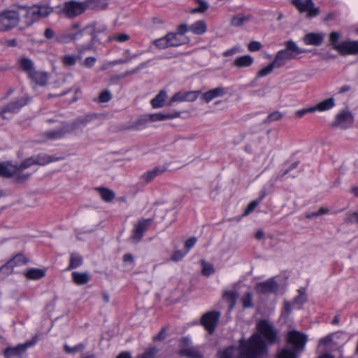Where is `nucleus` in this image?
<instances>
[{"instance_id":"24","label":"nucleus","mask_w":358,"mask_h":358,"mask_svg":"<svg viewBox=\"0 0 358 358\" xmlns=\"http://www.w3.org/2000/svg\"><path fill=\"white\" fill-rule=\"evenodd\" d=\"M253 62L254 58L250 55H245L236 57L233 62V65L238 69L247 68L250 66Z\"/></svg>"},{"instance_id":"55","label":"nucleus","mask_w":358,"mask_h":358,"mask_svg":"<svg viewBox=\"0 0 358 358\" xmlns=\"http://www.w3.org/2000/svg\"><path fill=\"white\" fill-rule=\"evenodd\" d=\"M262 45L259 41H251L248 45V49L250 52H256L262 48Z\"/></svg>"},{"instance_id":"13","label":"nucleus","mask_w":358,"mask_h":358,"mask_svg":"<svg viewBox=\"0 0 358 358\" xmlns=\"http://www.w3.org/2000/svg\"><path fill=\"white\" fill-rule=\"evenodd\" d=\"M220 316V313L217 311H210L203 315L201 324L210 334H212L215 331Z\"/></svg>"},{"instance_id":"61","label":"nucleus","mask_w":358,"mask_h":358,"mask_svg":"<svg viewBox=\"0 0 358 358\" xmlns=\"http://www.w3.org/2000/svg\"><path fill=\"white\" fill-rule=\"evenodd\" d=\"M166 329L163 328L161 331L154 337V341H160L163 340L166 338Z\"/></svg>"},{"instance_id":"51","label":"nucleus","mask_w":358,"mask_h":358,"mask_svg":"<svg viewBox=\"0 0 358 358\" xmlns=\"http://www.w3.org/2000/svg\"><path fill=\"white\" fill-rule=\"evenodd\" d=\"M224 298L230 303V309L233 308L236 302V294L233 292H226L224 294Z\"/></svg>"},{"instance_id":"45","label":"nucleus","mask_w":358,"mask_h":358,"mask_svg":"<svg viewBox=\"0 0 358 358\" xmlns=\"http://www.w3.org/2000/svg\"><path fill=\"white\" fill-rule=\"evenodd\" d=\"M241 303L244 308H252L253 306L252 294L247 292L243 295L241 298Z\"/></svg>"},{"instance_id":"28","label":"nucleus","mask_w":358,"mask_h":358,"mask_svg":"<svg viewBox=\"0 0 358 358\" xmlns=\"http://www.w3.org/2000/svg\"><path fill=\"white\" fill-rule=\"evenodd\" d=\"M189 31L196 35H202L207 31V25L204 20H198L189 26Z\"/></svg>"},{"instance_id":"34","label":"nucleus","mask_w":358,"mask_h":358,"mask_svg":"<svg viewBox=\"0 0 358 358\" xmlns=\"http://www.w3.org/2000/svg\"><path fill=\"white\" fill-rule=\"evenodd\" d=\"M96 189L99 193L102 200L106 202H110L115 198V194L114 192L110 189L105 187H98Z\"/></svg>"},{"instance_id":"15","label":"nucleus","mask_w":358,"mask_h":358,"mask_svg":"<svg viewBox=\"0 0 358 358\" xmlns=\"http://www.w3.org/2000/svg\"><path fill=\"white\" fill-rule=\"evenodd\" d=\"M152 222V219H142L138 220L134 225L132 239L136 242L140 241L144 232L148 229Z\"/></svg>"},{"instance_id":"36","label":"nucleus","mask_w":358,"mask_h":358,"mask_svg":"<svg viewBox=\"0 0 358 358\" xmlns=\"http://www.w3.org/2000/svg\"><path fill=\"white\" fill-rule=\"evenodd\" d=\"M148 114H145L140 117L133 124V128L136 130H141L146 127L147 124L150 123Z\"/></svg>"},{"instance_id":"40","label":"nucleus","mask_w":358,"mask_h":358,"mask_svg":"<svg viewBox=\"0 0 358 358\" xmlns=\"http://www.w3.org/2000/svg\"><path fill=\"white\" fill-rule=\"evenodd\" d=\"M152 44L159 49H166L171 47L168 34L162 38L154 40L152 41Z\"/></svg>"},{"instance_id":"27","label":"nucleus","mask_w":358,"mask_h":358,"mask_svg":"<svg viewBox=\"0 0 358 358\" xmlns=\"http://www.w3.org/2000/svg\"><path fill=\"white\" fill-rule=\"evenodd\" d=\"M167 94L166 91L161 90L157 95L150 101L153 108H159L165 106Z\"/></svg>"},{"instance_id":"62","label":"nucleus","mask_w":358,"mask_h":358,"mask_svg":"<svg viewBox=\"0 0 358 358\" xmlns=\"http://www.w3.org/2000/svg\"><path fill=\"white\" fill-rule=\"evenodd\" d=\"M3 43L8 47H15L17 45V42L15 38L6 40Z\"/></svg>"},{"instance_id":"39","label":"nucleus","mask_w":358,"mask_h":358,"mask_svg":"<svg viewBox=\"0 0 358 358\" xmlns=\"http://www.w3.org/2000/svg\"><path fill=\"white\" fill-rule=\"evenodd\" d=\"M87 29L92 31L94 34H99L106 31V26L101 22H94L89 25Z\"/></svg>"},{"instance_id":"30","label":"nucleus","mask_w":358,"mask_h":358,"mask_svg":"<svg viewBox=\"0 0 358 358\" xmlns=\"http://www.w3.org/2000/svg\"><path fill=\"white\" fill-rule=\"evenodd\" d=\"M168 37L171 47L179 46L187 42V37L177 33H169Z\"/></svg>"},{"instance_id":"2","label":"nucleus","mask_w":358,"mask_h":358,"mask_svg":"<svg viewBox=\"0 0 358 358\" xmlns=\"http://www.w3.org/2000/svg\"><path fill=\"white\" fill-rule=\"evenodd\" d=\"M57 160L46 155H38L26 159L20 166L11 163L0 164V176L10 177L15 176L17 179L27 178L30 174L23 175V171L35 164L45 165L51 162Z\"/></svg>"},{"instance_id":"35","label":"nucleus","mask_w":358,"mask_h":358,"mask_svg":"<svg viewBox=\"0 0 358 358\" xmlns=\"http://www.w3.org/2000/svg\"><path fill=\"white\" fill-rule=\"evenodd\" d=\"M162 173V170L159 168H155L150 171H148L143 173L141 179L143 182L148 183L152 181L154 178H155L157 176Z\"/></svg>"},{"instance_id":"33","label":"nucleus","mask_w":358,"mask_h":358,"mask_svg":"<svg viewBox=\"0 0 358 358\" xmlns=\"http://www.w3.org/2000/svg\"><path fill=\"white\" fill-rule=\"evenodd\" d=\"M65 133L66 132L62 129L47 131L43 134V139L42 140V141L47 142L48 141L57 140L63 137Z\"/></svg>"},{"instance_id":"3","label":"nucleus","mask_w":358,"mask_h":358,"mask_svg":"<svg viewBox=\"0 0 358 358\" xmlns=\"http://www.w3.org/2000/svg\"><path fill=\"white\" fill-rule=\"evenodd\" d=\"M18 12L22 13L23 23L26 27L32 25L41 18L48 17L53 8L48 5H34L32 6H17Z\"/></svg>"},{"instance_id":"38","label":"nucleus","mask_w":358,"mask_h":358,"mask_svg":"<svg viewBox=\"0 0 358 358\" xmlns=\"http://www.w3.org/2000/svg\"><path fill=\"white\" fill-rule=\"evenodd\" d=\"M273 60L270 64L262 68L257 73L258 78H262L270 74L275 68H278Z\"/></svg>"},{"instance_id":"56","label":"nucleus","mask_w":358,"mask_h":358,"mask_svg":"<svg viewBox=\"0 0 358 358\" xmlns=\"http://www.w3.org/2000/svg\"><path fill=\"white\" fill-rule=\"evenodd\" d=\"M187 254V252L185 251V252H182L180 250H177L176 252H173V254L172 255L171 257V260L173 261V262H178L181 259H183V257Z\"/></svg>"},{"instance_id":"19","label":"nucleus","mask_w":358,"mask_h":358,"mask_svg":"<svg viewBox=\"0 0 358 358\" xmlns=\"http://www.w3.org/2000/svg\"><path fill=\"white\" fill-rule=\"evenodd\" d=\"M150 119V122H161L165 121L168 120H171L174 118L180 117L181 113L178 111H174L172 113H156L148 114Z\"/></svg>"},{"instance_id":"41","label":"nucleus","mask_w":358,"mask_h":358,"mask_svg":"<svg viewBox=\"0 0 358 358\" xmlns=\"http://www.w3.org/2000/svg\"><path fill=\"white\" fill-rule=\"evenodd\" d=\"M83 264V258L78 254H72L70 259V264L67 270L78 268Z\"/></svg>"},{"instance_id":"43","label":"nucleus","mask_w":358,"mask_h":358,"mask_svg":"<svg viewBox=\"0 0 358 358\" xmlns=\"http://www.w3.org/2000/svg\"><path fill=\"white\" fill-rule=\"evenodd\" d=\"M130 38L129 35L127 34H116L108 37V41L111 42L113 41L119 43H124Z\"/></svg>"},{"instance_id":"16","label":"nucleus","mask_w":358,"mask_h":358,"mask_svg":"<svg viewBox=\"0 0 358 358\" xmlns=\"http://www.w3.org/2000/svg\"><path fill=\"white\" fill-rule=\"evenodd\" d=\"M352 122L353 117L351 113L343 110L337 114L334 125L341 129H346L350 127L352 124Z\"/></svg>"},{"instance_id":"53","label":"nucleus","mask_w":358,"mask_h":358,"mask_svg":"<svg viewBox=\"0 0 358 358\" xmlns=\"http://www.w3.org/2000/svg\"><path fill=\"white\" fill-rule=\"evenodd\" d=\"M112 98L110 92L108 90L101 92L99 96V101L101 103H106L109 101Z\"/></svg>"},{"instance_id":"9","label":"nucleus","mask_w":358,"mask_h":358,"mask_svg":"<svg viewBox=\"0 0 358 358\" xmlns=\"http://www.w3.org/2000/svg\"><path fill=\"white\" fill-rule=\"evenodd\" d=\"M27 100L24 97H21L15 101L10 102L0 110V115L3 119L9 120L20 110L27 103Z\"/></svg>"},{"instance_id":"11","label":"nucleus","mask_w":358,"mask_h":358,"mask_svg":"<svg viewBox=\"0 0 358 358\" xmlns=\"http://www.w3.org/2000/svg\"><path fill=\"white\" fill-rule=\"evenodd\" d=\"M36 342L37 338H34L31 341L19 344L17 346L7 348L4 350L3 355L6 358H22L26 350L34 346Z\"/></svg>"},{"instance_id":"22","label":"nucleus","mask_w":358,"mask_h":358,"mask_svg":"<svg viewBox=\"0 0 358 358\" xmlns=\"http://www.w3.org/2000/svg\"><path fill=\"white\" fill-rule=\"evenodd\" d=\"M83 34V30H80L76 33L65 31L55 38V41L59 43H67L73 40L80 38Z\"/></svg>"},{"instance_id":"23","label":"nucleus","mask_w":358,"mask_h":358,"mask_svg":"<svg viewBox=\"0 0 358 358\" xmlns=\"http://www.w3.org/2000/svg\"><path fill=\"white\" fill-rule=\"evenodd\" d=\"M324 34L322 33H308L306 34L303 41L308 45H320L324 41Z\"/></svg>"},{"instance_id":"48","label":"nucleus","mask_w":358,"mask_h":358,"mask_svg":"<svg viewBox=\"0 0 358 358\" xmlns=\"http://www.w3.org/2000/svg\"><path fill=\"white\" fill-rule=\"evenodd\" d=\"M276 358H296V355L293 350L285 348L278 352Z\"/></svg>"},{"instance_id":"64","label":"nucleus","mask_w":358,"mask_h":358,"mask_svg":"<svg viewBox=\"0 0 358 358\" xmlns=\"http://www.w3.org/2000/svg\"><path fill=\"white\" fill-rule=\"evenodd\" d=\"M64 348H65L66 352H67L68 353H73V352H78L80 350V348L79 346L71 348L67 345H65Z\"/></svg>"},{"instance_id":"60","label":"nucleus","mask_w":358,"mask_h":358,"mask_svg":"<svg viewBox=\"0 0 358 358\" xmlns=\"http://www.w3.org/2000/svg\"><path fill=\"white\" fill-rule=\"evenodd\" d=\"M44 36L47 39H51L55 37V31L51 28H46L44 31Z\"/></svg>"},{"instance_id":"46","label":"nucleus","mask_w":358,"mask_h":358,"mask_svg":"<svg viewBox=\"0 0 358 358\" xmlns=\"http://www.w3.org/2000/svg\"><path fill=\"white\" fill-rule=\"evenodd\" d=\"M307 300L306 292L304 288H301L299 289V295L294 299V303L302 305Z\"/></svg>"},{"instance_id":"47","label":"nucleus","mask_w":358,"mask_h":358,"mask_svg":"<svg viewBox=\"0 0 358 358\" xmlns=\"http://www.w3.org/2000/svg\"><path fill=\"white\" fill-rule=\"evenodd\" d=\"M198 7L192 10V13H203L208 8V4L204 0H195Z\"/></svg>"},{"instance_id":"25","label":"nucleus","mask_w":358,"mask_h":358,"mask_svg":"<svg viewBox=\"0 0 358 358\" xmlns=\"http://www.w3.org/2000/svg\"><path fill=\"white\" fill-rule=\"evenodd\" d=\"M46 273V269L45 268H32L27 270L24 273L25 277L31 280H38L43 278Z\"/></svg>"},{"instance_id":"57","label":"nucleus","mask_w":358,"mask_h":358,"mask_svg":"<svg viewBox=\"0 0 358 358\" xmlns=\"http://www.w3.org/2000/svg\"><path fill=\"white\" fill-rule=\"evenodd\" d=\"M197 241V239L195 237H192L189 239H187L186 241H185V249H186V252L188 253V252L189 251V250L194 246V245L196 244Z\"/></svg>"},{"instance_id":"14","label":"nucleus","mask_w":358,"mask_h":358,"mask_svg":"<svg viewBox=\"0 0 358 358\" xmlns=\"http://www.w3.org/2000/svg\"><path fill=\"white\" fill-rule=\"evenodd\" d=\"M287 339L288 343L292 345L296 350H303L307 341L305 334L295 330L288 333Z\"/></svg>"},{"instance_id":"32","label":"nucleus","mask_w":358,"mask_h":358,"mask_svg":"<svg viewBox=\"0 0 358 358\" xmlns=\"http://www.w3.org/2000/svg\"><path fill=\"white\" fill-rule=\"evenodd\" d=\"M72 278L73 282L78 285H85L90 280V275L87 272H73Z\"/></svg>"},{"instance_id":"5","label":"nucleus","mask_w":358,"mask_h":358,"mask_svg":"<svg viewBox=\"0 0 358 358\" xmlns=\"http://www.w3.org/2000/svg\"><path fill=\"white\" fill-rule=\"evenodd\" d=\"M285 48L279 50L274 58L277 66H282L289 61L296 58L297 55L306 52L305 50L300 48L295 42L288 41L285 43Z\"/></svg>"},{"instance_id":"31","label":"nucleus","mask_w":358,"mask_h":358,"mask_svg":"<svg viewBox=\"0 0 358 358\" xmlns=\"http://www.w3.org/2000/svg\"><path fill=\"white\" fill-rule=\"evenodd\" d=\"M29 78L37 85L43 86L48 83V75L43 71H35Z\"/></svg>"},{"instance_id":"10","label":"nucleus","mask_w":358,"mask_h":358,"mask_svg":"<svg viewBox=\"0 0 358 358\" xmlns=\"http://www.w3.org/2000/svg\"><path fill=\"white\" fill-rule=\"evenodd\" d=\"M292 4L301 13H306L308 17H314L319 15L320 8L315 6L313 0H292Z\"/></svg>"},{"instance_id":"8","label":"nucleus","mask_w":358,"mask_h":358,"mask_svg":"<svg viewBox=\"0 0 358 358\" xmlns=\"http://www.w3.org/2000/svg\"><path fill=\"white\" fill-rule=\"evenodd\" d=\"M90 1L86 2H80L77 1H69L64 3V6L59 13L64 15L66 17L74 18L75 17L83 13L89 4Z\"/></svg>"},{"instance_id":"54","label":"nucleus","mask_w":358,"mask_h":358,"mask_svg":"<svg viewBox=\"0 0 358 358\" xmlns=\"http://www.w3.org/2000/svg\"><path fill=\"white\" fill-rule=\"evenodd\" d=\"M282 117V114L279 111H275L271 113L266 118V122H271L273 121H277L280 120Z\"/></svg>"},{"instance_id":"17","label":"nucleus","mask_w":358,"mask_h":358,"mask_svg":"<svg viewBox=\"0 0 358 358\" xmlns=\"http://www.w3.org/2000/svg\"><path fill=\"white\" fill-rule=\"evenodd\" d=\"M181 350L180 355L189 358H202L199 352L191 346V341L187 338H184L180 343Z\"/></svg>"},{"instance_id":"59","label":"nucleus","mask_w":358,"mask_h":358,"mask_svg":"<svg viewBox=\"0 0 358 358\" xmlns=\"http://www.w3.org/2000/svg\"><path fill=\"white\" fill-rule=\"evenodd\" d=\"M189 31V27L187 24H180L178 28V34L185 36V34Z\"/></svg>"},{"instance_id":"12","label":"nucleus","mask_w":358,"mask_h":358,"mask_svg":"<svg viewBox=\"0 0 358 358\" xmlns=\"http://www.w3.org/2000/svg\"><path fill=\"white\" fill-rule=\"evenodd\" d=\"M201 94V91H180L173 94L171 98L169 105L176 102H193L196 101Z\"/></svg>"},{"instance_id":"7","label":"nucleus","mask_w":358,"mask_h":358,"mask_svg":"<svg viewBox=\"0 0 358 358\" xmlns=\"http://www.w3.org/2000/svg\"><path fill=\"white\" fill-rule=\"evenodd\" d=\"M286 278L283 276H276L265 282L258 283L255 287V290L259 294L275 293L280 288L286 286Z\"/></svg>"},{"instance_id":"4","label":"nucleus","mask_w":358,"mask_h":358,"mask_svg":"<svg viewBox=\"0 0 358 358\" xmlns=\"http://www.w3.org/2000/svg\"><path fill=\"white\" fill-rule=\"evenodd\" d=\"M342 34L339 31H332L329 35V45L340 55H358V41L345 40L339 42Z\"/></svg>"},{"instance_id":"29","label":"nucleus","mask_w":358,"mask_h":358,"mask_svg":"<svg viewBox=\"0 0 358 358\" xmlns=\"http://www.w3.org/2000/svg\"><path fill=\"white\" fill-rule=\"evenodd\" d=\"M334 106H335V100L333 97H331V98L327 99L318 103L315 106H313V108L314 109V112L315 111L322 112V111H326V110H330L332 108H334Z\"/></svg>"},{"instance_id":"6","label":"nucleus","mask_w":358,"mask_h":358,"mask_svg":"<svg viewBox=\"0 0 358 358\" xmlns=\"http://www.w3.org/2000/svg\"><path fill=\"white\" fill-rule=\"evenodd\" d=\"M20 13L17 8L6 9L0 12V31H7L19 24Z\"/></svg>"},{"instance_id":"63","label":"nucleus","mask_w":358,"mask_h":358,"mask_svg":"<svg viewBox=\"0 0 358 358\" xmlns=\"http://www.w3.org/2000/svg\"><path fill=\"white\" fill-rule=\"evenodd\" d=\"M96 62V59L94 57H87L85 60V65L87 67H91L94 66Z\"/></svg>"},{"instance_id":"42","label":"nucleus","mask_w":358,"mask_h":358,"mask_svg":"<svg viewBox=\"0 0 358 358\" xmlns=\"http://www.w3.org/2000/svg\"><path fill=\"white\" fill-rule=\"evenodd\" d=\"M201 265L202 266L201 273L203 275L209 276L214 273L215 269L213 264L206 262L205 260H201Z\"/></svg>"},{"instance_id":"21","label":"nucleus","mask_w":358,"mask_h":358,"mask_svg":"<svg viewBox=\"0 0 358 358\" xmlns=\"http://www.w3.org/2000/svg\"><path fill=\"white\" fill-rule=\"evenodd\" d=\"M24 263V257L21 255H18L8 262L5 265L1 266L0 268V272H3L6 274L9 275L13 272V268L16 266Z\"/></svg>"},{"instance_id":"49","label":"nucleus","mask_w":358,"mask_h":358,"mask_svg":"<svg viewBox=\"0 0 358 358\" xmlns=\"http://www.w3.org/2000/svg\"><path fill=\"white\" fill-rule=\"evenodd\" d=\"M241 52H242V48H241V45H236L234 46L233 48H229V49L225 50L224 52H223L222 55L224 57H231V56H233V55H234L237 53Z\"/></svg>"},{"instance_id":"37","label":"nucleus","mask_w":358,"mask_h":358,"mask_svg":"<svg viewBox=\"0 0 358 358\" xmlns=\"http://www.w3.org/2000/svg\"><path fill=\"white\" fill-rule=\"evenodd\" d=\"M159 349L155 346L148 348L142 354L138 355L136 358H156Z\"/></svg>"},{"instance_id":"18","label":"nucleus","mask_w":358,"mask_h":358,"mask_svg":"<svg viewBox=\"0 0 358 358\" xmlns=\"http://www.w3.org/2000/svg\"><path fill=\"white\" fill-rule=\"evenodd\" d=\"M227 92V90L226 88L223 87H217L203 93L201 99L206 103H208L216 98L224 96Z\"/></svg>"},{"instance_id":"52","label":"nucleus","mask_w":358,"mask_h":358,"mask_svg":"<svg viewBox=\"0 0 358 358\" xmlns=\"http://www.w3.org/2000/svg\"><path fill=\"white\" fill-rule=\"evenodd\" d=\"M77 58L75 55H66L62 58V62L66 66H73L76 64Z\"/></svg>"},{"instance_id":"44","label":"nucleus","mask_w":358,"mask_h":358,"mask_svg":"<svg viewBox=\"0 0 358 358\" xmlns=\"http://www.w3.org/2000/svg\"><path fill=\"white\" fill-rule=\"evenodd\" d=\"M248 21V17L246 16L239 14L236 16H234L231 21L232 25L235 27H239L245 24Z\"/></svg>"},{"instance_id":"26","label":"nucleus","mask_w":358,"mask_h":358,"mask_svg":"<svg viewBox=\"0 0 358 358\" xmlns=\"http://www.w3.org/2000/svg\"><path fill=\"white\" fill-rule=\"evenodd\" d=\"M338 337H343V341H342V342H338V341H335L336 345H343V344L345 343L350 339L349 334H348L345 332L341 331V332H337L332 335L326 336L325 338H324L321 340V343H328L331 341L334 342V340H336Z\"/></svg>"},{"instance_id":"1","label":"nucleus","mask_w":358,"mask_h":358,"mask_svg":"<svg viewBox=\"0 0 358 358\" xmlns=\"http://www.w3.org/2000/svg\"><path fill=\"white\" fill-rule=\"evenodd\" d=\"M257 332L248 341H241L240 348H229L221 354V358H261L267 352L266 344L278 341V332L266 320L257 323Z\"/></svg>"},{"instance_id":"50","label":"nucleus","mask_w":358,"mask_h":358,"mask_svg":"<svg viewBox=\"0 0 358 358\" xmlns=\"http://www.w3.org/2000/svg\"><path fill=\"white\" fill-rule=\"evenodd\" d=\"M259 203V200L257 199L251 201L245 208L243 215L247 216L250 214L257 208Z\"/></svg>"},{"instance_id":"58","label":"nucleus","mask_w":358,"mask_h":358,"mask_svg":"<svg viewBox=\"0 0 358 358\" xmlns=\"http://www.w3.org/2000/svg\"><path fill=\"white\" fill-rule=\"evenodd\" d=\"M313 112H314V109H313V107H310V108H303V109L298 110L297 111H296V115L298 117L301 118V117H303L306 114H307L308 113H313Z\"/></svg>"},{"instance_id":"20","label":"nucleus","mask_w":358,"mask_h":358,"mask_svg":"<svg viewBox=\"0 0 358 358\" xmlns=\"http://www.w3.org/2000/svg\"><path fill=\"white\" fill-rule=\"evenodd\" d=\"M19 69L29 77L36 71L34 62L27 57H21L17 60Z\"/></svg>"}]
</instances>
